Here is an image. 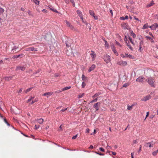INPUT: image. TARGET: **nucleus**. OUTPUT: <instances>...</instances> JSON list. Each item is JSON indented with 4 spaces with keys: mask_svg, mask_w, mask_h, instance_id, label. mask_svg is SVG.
I'll return each instance as SVG.
<instances>
[{
    "mask_svg": "<svg viewBox=\"0 0 158 158\" xmlns=\"http://www.w3.org/2000/svg\"><path fill=\"white\" fill-rule=\"evenodd\" d=\"M102 58L104 61L107 64L111 61V57L110 56L107 54L103 55Z\"/></svg>",
    "mask_w": 158,
    "mask_h": 158,
    "instance_id": "obj_1",
    "label": "nucleus"
},
{
    "mask_svg": "<svg viewBox=\"0 0 158 158\" xmlns=\"http://www.w3.org/2000/svg\"><path fill=\"white\" fill-rule=\"evenodd\" d=\"M146 81L150 85L155 87V81L153 78L152 77L148 78L146 80Z\"/></svg>",
    "mask_w": 158,
    "mask_h": 158,
    "instance_id": "obj_2",
    "label": "nucleus"
},
{
    "mask_svg": "<svg viewBox=\"0 0 158 158\" xmlns=\"http://www.w3.org/2000/svg\"><path fill=\"white\" fill-rule=\"evenodd\" d=\"M144 45L143 41V40L139 42V49H138V51L140 52H141L143 51L144 48Z\"/></svg>",
    "mask_w": 158,
    "mask_h": 158,
    "instance_id": "obj_3",
    "label": "nucleus"
},
{
    "mask_svg": "<svg viewBox=\"0 0 158 158\" xmlns=\"http://www.w3.org/2000/svg\"><path fill=\"white\" fill-rule=\"evenodd\" d=\"M25 50L27 51H38V49L37 48H35L34 47H30L28 48H27Z\"/></svg>",
    "mask_w": 158,
    "mask_h": 158,
    "instance_id": "obj_4",
    "label": "nucleus"
},
{
    "mask_svg": "<svg viewBox=\"0 0 158 158\" xmlns=\"http://www.w3.org/2000/svg\"><path fill=\"white\" fill-rule=\"evenodd\" d=\"M91 53H90V56L92 58L93 61L95 60L96 56V54L95 52L93 51H91Z\"/></svg>",
    "mask_w": 158,
    "mask_h": 158,
    "instance_id": "obj_5",
    "label": "nucleus"
},
{
    "mask_svg": "<svg viewBox=\"0 0 158 158\" xmlns=\"http://www.w3.org/2000/svg\"><path fill=\"white\" fill-rule=\"evenodd\" d=\"M73 43V40L71 39H68L66 41V44L67 47H69L71 46Z\"/></svg>",
    "mask_w": 158,
    "mask_h": 158,
    "instance_id": "obj_6",
    "label": "nucleus"
},
{
    "mask_svg": "<svg viewBox=\"0 0 158 158\" xmlns=\"http://www.w3.org/2000/svg\"><path fill=\"white\" fill-rule=\"evenodd\" d=\"M154 144L153 143V141L151 142H148L146 143L144 145V147H153V146Z\"/></svg>",
    "mask_w": 158,
    "mask_h": 158,
    "instance_id": "obj_7",
    "label": "nucleus"
},
{
    "mask_svg": "<svg viewBox=\"0 0 158 158\" xmlns=\"http://www.w3.org/2000/svg\"><path fill=\"white\" fill-rule=\"evenodd\" d=\"M145 79L144 77L140 76L136 80V81L139 82H142Z\"/></svg>",
    "mask_w": 158,
    "mask_h": 158,
    "instance_id": "obj_8",
    "label": "nucleus"
},
{
    "mask_svg": "<svg viewBox=\"0 0 158 158\" xmlns=\"http://www.w3.org/2000/svg\"><path fill=\"white\" fill-rule=\"evenodd\" d=\"M26 69V67H24V66H17L16 69V71H19V70H21L22 71H23L25 70Z\"/></svg>",
    "mask_w": 158,
    "mask_h": 158,
    "instance_id": "obj_9",
    "label": "nucleus"
},
{
    "mask_svg": "<svg viewBox=\"0 0 158 158\" xmlns=\"http://www.w3.org/2000/svg\"><path fill=\"white\" fill-rule=\"evenodd\" d=\"M158 27V24L156 23H155L154 24L149 26V27L153 30H156L157 27Z\"/></svg>",
    "mask_w": 158,
    "mask_h": 158,
    "instance_id": "obj_10",
    "label": "nucleus"
},
{
    "mask_svg": "<svg viewBox=\"0 0 158 158\" xmlns=\"http://www.w3.org/2000/svg\"><path fill=\"white\" fill-rule=\"evenodd\" d=\"M101 103L100 102H98L94 105V107L96 111H98L99 109V107L100 106Z\"/></svg>",
    "mask_w": 158,
    "mask_h": 158,
    "instance_id": "obj_11",
    "label": "nucleus"
},
{
    "mask_svg": "<svg viewBox=\"0 0 158 158\" xmlns=\"http://www.w3.org/2000/svg\"><path fill=\"white\" fill-rule=\"evenodd\" d=\"M151 98V96L149 95H148L144 96L143 98L142 99V100L143 101L146 102L150 99Z\"/></svg>",
    "mask_w": 158,
    "mask_h": 158,
    "instance_id": "obj_12",
    "label": "nucleus"
},
{
    "mask_svg": "<svg viewBox=\"0 0 158 158\" xmlns=\"http://www.w3.org/2000/svg\"><path fill=\"white\" fill-rule=\"evenodd\" d=\"M118 64L120 65H123V66H125L127 64V62L126 61H120L117 63Z\"/></svg>",
    "mask_w": 158,
    "mask_h": 158,
    "instance_id": "obj_13",
    "label": "nucleus"
},
{
    "mask_svg": "<svg viewBox=\"0 0 158 158\" xmlns=\"http://www.w3.org/2000/svg\"><path fill=\"white\" fill-rule=\"evenodd\" d=\"M24 56V55L23 54H21L18 55H14V56H13V57H12V58L13 59L18 58H21L23 57Z\"/></svg>",
    "mask_w": 158,
    "mask_h": 158,
    "instance_id": "obj_14",
    "label": "nucleus"
},
{
    "mask_svg": "<svg viewBox=\"0 0 158 158\" xmlns=\"http://www.w3.org/2000/svg\"><path fill=\"white\" fill-rule=\"evenodd\" d=\"M65 22L67 26L69 27L71 29H73V26L67 20L65 21Z\"/></svg>",
    "mask_w": 158,
    "mask_h": 158,
    "instance_id": "obj_15",
    "label": "nucleus"
},
{
    "mask_svg": "<svg viewBox=\"0 0 158 158\" xmlns=\"http://www.w3.org/2000/svg\"><path fill=\"white\" fill-rule=\"evenodd\" d=\"M48 9H50V10L54 12H56L57 13H58V12L57 11V10L56 9L52 7V6H48Z\"/></svg>",
    "mask_w": 158,
    "mask_h": 158,
    "instance_id": "obj_16",
    "label": "nucleus"
},
{
    "mask_svg": "<svg viewBox=\"0 0 158 158\" xmlns=\"http://www.w3.org/2000/svg\"><path fill=\"white\" fill-rule=\"evenodd\" d=\"M53 94V92H50L45 93L43 95V96H47V97H48L49 96L52 95Z\"/></svg>",
    "mask_w": 158,
    "mask_h": 158,
    "instance_id": "obj_17",
    "label": "nucleus"
},
{
    "mask_svg": "<svg viewBox=\"0 0 158 158\" xmlns=\"http://www.w3.org/2000/svg\"><path fill=\"white\" fill-rule=\"evenodd\" d=\"M77 15L80 17V18H82V17L83 16V15L82 14V13L81 11L80 10H77Z\"/></svg>",
    "mask_w": 158,
    "mask_h": 158,
    "instance_id": "obj_18",
    "label": "nucleus"
},
{
    "mask_svg": "<svg viewBox=\"0 0 158 158\" xmlns=\"http://www.w3.org/2000/svg\"><path fill=\"white\" fill-rule=\"evenodd\" d=\"M96 65L95 64H93L89 68L88 71L89 72H90L92 71L95 68Z\"/></svg>",
    "mask_w": 158,
    "mask_h": 158,
    "instance_id": "obj_19",
    "label": "nucleus"
},
{
    "mask_svg": "<svg viewBox=\"0 0 158 158\" xmlns=\"http://www.w3.org/2000/svg\"><path fill=\"white\" fill-rule=\"evenodd\" d=\"M35 121L37 122L40 124H42L44 122V120L42 118H40L36 119Z\"/></svg>",
    "mask_w": 158,
    "mask_h": 158,
    "instance_id": "obj_20",
    "label": "nucleus"
},
{
    "mask_svg": "<svg viewBox=\"0 0 158 158\" xmlns=\"http://www.w3.org/2000/svg\"><path fill=\"white\" fill-rule=\"evenodd\" d=\"M126 57H128L130 59H134V56L132 55H128L127 54L125 53Z\"/></svg>",
    "mask_w": 158,
    "mask_h": 158,
    "instance_id": "obj_21",
    "label": "nucleus"
},
{
    "mask_svg": "<svg viewBox=\"0 0 158 158\" xmlns=\"http://www.w3.org/2000/svg\"><path fill=\"white\" fill-rule=\"evenodd\" d=\"M145 37L147 38V39L149 40L152 43H154L152 37V38L148 36H146Z\"/></svg>",
    "mask_w": 158,
    "mask_h": 158,
    "instance_id": "obj_22",
    "label": "nucleus"
},
{
    "mask_svg": "<svg viewBox=\"0 0 158 158\" xmlns=\"http://www.w3.org/2000/svg\"><path fill=\"white\" fill-rule=\"evenodd\" d=\"M101 93H98L95 94L94 96H93L92 97L93 98H96L98 97V96L101 94Z\"/></svg>",
    "mask_w": 158,
    "mask_h": 158,
    "instance_id": "obj_23",
    "label": "nucleus"
},
{
    "mask_svg": "<svg viewBox=\"0 0 158 158\" xmlns=\"http://www.w3.org/2000/svg\"><path fill=\"white\" fill-rule=\"evenodd\" d=\"M71 88V86L66 87H64V88L62 89H61L62 90V91H63L67 90L68 89H70Z\"/></svg>",
    "mask_w": 158,
    "mask_h": 158,
    "instance_id": "obj_24",
    "label": "nucleus"
},
{
    "mask_svg": "<svg viewBox=\"0 0 158 158\" xmlns=\"http://www.w3.org/2000/svg\"><path fill=\"white\" fill-rule=\"evenodd\" d=\"M148 23L145 24L142 27V29H144L146 28H147L148 27Z\"/></svg>",
    "mask_w": 158,
    "mask_h": 158,
    "instance_id": "obj_25",
    "label": "nucleus"
},
{
    "mask_svg": "<svg viewBox=\"0 0 158 158\" xmlns=\"http://www.w3.org/2000/svg\"><path fill=\"white\" fill-rule=\"evenodd\" d=\"M12 77H5L6 80L9 81L12 79Z\"/></svg>",
    "mask_w": 158,
    "mask_h": 158,
    "instance_id": "obj_26",
    "label": "nucleus"
},
{
    "mask_svg": "<svg viewBox=\"0 0 158 158\" xmlns=\"http://www.w3.org/2000/svg\"><path fill=\"white\" fill-rule=\"evenodd\" d=\"M89 14L93 17L94 15V11L92 10H89Z\"/></svg>",
    "mask_w": 158,
    "mask_h": 158,
    "instance_id": "obj_27",
    "label": "nucleus"
},
{
    "mask_svg": "<svg viewBox=\"0 0 158 158\" xmlns=\"http://www.w3.org/2000/svg\"><path fill=\"white\" fill-rule=\"evenodd\" d=\"M126 43H127V45L128 47L130 48L131 50L132 51L133 50V48L131 47V45L130 44H129L128 43H127V42H126Z\"/></svg>",
    "mask_w": 158,
    "mask_h": 158,
    "instance_id": "obj_28",
    "label": "nucleus"
},
{
    "mask_svg": "<svg viewBox=\"0 0 158 158\" xmlns=\"http://www.w3.org/2000/svg\"><path fill=\"white\" fill-rule=\"evenodd\" d=\"M128 39H129V41L131 42V43L133 45H135V44H134V42H133V41L132 40V38L131 37H129Z\"/></svg>",
    "mask_w": 158,
    "mask_h": 158,
    "instance_id": "obj_29",
    "label": "nucleus"
},
{
    "mask_svg": "<svg viewBox=\"0 0 158 158\" xmlns=\"http://www.w3.org/2000/svg\"><path fill=\"white\" fill-rule=\"evenodd\" d=\"M131 35L133 38H135L136 37V35L133 33L132 31L131 32Z\"/></svg>",
    "mask_w": 158,
    "mask_h": 158,
    "instance_id": "obj_30",
    "label": "nucleus"
},
{
    "mask_svg": "<svg viewBox=\"0 0 158 158\" xmlns=\"http://www.w3.org/2000/svg\"><path fill=\"white\" fill-rule=\"evenodd\" d=\"M4 11V9L0 6V14H2Z\"/></svg>",
    "mask_w": 158,
    "mask_h": 158,
    "instance_id": "obj_31",
    "label": "nucleus"
},
{
    "mask_svg": "<svg viewBox=\"0 0 158 158\" xmlns=\"http://www.w3.org/2000/svg\"><path fill=\"white\" fill-rule=\"evenodd\" d=\"M154 4L153 1H152L149 4L147 5V7H150L152 6Z\"/></svg>",
    "mask_w": 158,
    "mask_h": 158,
    "instance_id": "obj_32",
    "label": "nucleus"
},
{
    "mask_svg": "<svg viewBox=\"0 0 158 158\" xmlns=\"http://www.w3.org/2000/svg\"><path fill=\"white\" fill-rule=\"evenodd\" d=\"M133 106V105L131 106L128 105L127 108V110H131L132 108V107Z\"/></svg>",
    "mask_w": 158,
    "mask_h": 158,
    "instance_id": "obj_33",
    "label": "nucleus"
},
{
    "mask_svg": "<svg viewBox=\"0 0 158 158\" xmlns=\"http://www.w3.org/2000/svg\"><path fill=\"white\" fill-rule=\"evenodd\" d=\"M33 88V87H32L27 89L26 90L25 92L26 93H27L28 92L31 91L32 89Z\"/></svg>",
    "mask_w": 158,
    "mask_h": 158,
    "instance_id": "obj_34",
    "label": "nucleus"
},
{
    "mask_svg": "<svg viewBox=\"0 0 158 158\" xmlns=\"http://www.w3.org/2000/svg\"><path fill=\"white\" fill-rule=\"evenodd\" d=\"M87 77H85L83 74L82 76V79L83 81H85L87 80Z\"/></svg>",
    "mask_w": 158,
    "mask_h": 158,
    "instance_id": "obj_35",
    "label": "nucleus"
},
{
    "mask_svg": "<svg viewBox=\"0 0 158 158\" xmlns=\"http://www.w3.org/2000/svg\"><path fill=\"white\" fill-rule=\"evenodd\" d=\"M158 153V150H156V151L153 152H152V155L153 156H156V155L157 153Z\"/></svg>",
    "mask_w": 158,
    "mask_h": 158,
    "instance_id": "obj_36",
    "label": "nucleus"
},
{
    "mask_svg": "<svg viewBox=\"0 0 158 158\" xmlns=\"http://www.w3.org/2000/svg\"><path fill=\"white\" fill-rule=\"evenodd\" d=\"M129 85V83H126L123 85V87H127Z\"/></svg>",
    "mask_w": 158,
    "mask_h": 158,
    "instance_id": "obj_37",
    "label": "nucleus"
},
{
    "mask_svg": "<svg viewBox=\"0 0 158 158\" xmlns=\"http://www.w3.org/2000/svg\"><path fill=\"white\" fill-rule=\"evenodd\" d=\"M113 51V52H114V54H115V55L117 56H118V52H117L116 49H115V50H114L112 51Z\"/></svg>",
    "mask_w": 158,
    "mask_h": 158,
    "instance_id": "obj_38",
    "label": "nucleus"
},
{
    "mask_svg": "<svg viewBox=\"0 0 158 158\" xmlns=\"http://www.w3.org/2000/svg\"><path fill=\"white\" fill-rule=\"evenodd\" d=\"M86 85V83L84 82H83L82 83V88H84Z\"/></svg>",
    "mask_w": 158,
    "mask_h": 158,
    "instance_id": "obj_39",
    "label": "nucleus"
},
{
    "mask_svg": "<svg viewBox=\"0 0 158 158\" xmlns=\"http://www.w3.org/2000/svg\"><path fill=\"white\" fill-rule=\"evenodd\" d=\"M105 46L107 48L109 47V45L106 41L105 40Z\"/></svg>",
    "mask_w": 158,
    "mask_h": 158,
    "instance_id": "obj_40",
    "label": "nucleus"
},
{
    "mask_svg": "<svg viewBox=\"0 0 158 158\" xmlns=\"http://www.w3.org/2000/svg\"><path fill=\"white\" fill-rule=\"evenodd\" d=\"M85 94L84 93H82L81 94H80L78 95L79 98H81L82 97H83L84 95Z\"/></svg>",
    "mask_w": 158,
    "mask_h": 158,
    "instance_id": "obj_41",
    "label": "nucleus"
},
{
    "mask_svg": "<svg viewBox=\"0 0 158 158\" xmlns=\"http://www.w3.org/2000/svg\"><path fill=\"white\" fill-rule=\"evenodd\" d=\"M95 153L97 154H98L100 156H104V154L102 153H99L98 152H95Z\"/></svg>",
    "mask_w": 158,
    "mask_h": 158,
    "instance_id": "obj_42",
    "label": "nucleus"
},
{
    "mask_svg": "<svg viewBox=\"0 0 158 158\" xmlns=\"http://www.w3.org/2000/svg\"><path fill=\"white\" fill-rule=\"evenodd\" d=\"M97 100H98V98H95V99H94V100H93L91 101L90 102V103H92L94 102H96L97 101Z\"/></svg>",
    "mask_w": 158,
    "mask_h": 158,
    "instance_id": "obj_43",
    "label": "nucleus"
},
{
    "mask_svg": "<svg viewBox=\"0 0 158 158\" xmlns=\"http://www.w3.org/2000/svg\"><path fill=\"white\" fill-rule=\"evenodd\" d=\"M69 0L71 2L73 6H75V3H74V0Z\"/></svg>",
    "mask_w": 158,
    "mask_h": 158,
    "instance_id": "obj_44",
    "label": "nucleus"
},
{
    "mask_svg": "<svg viewBox=\"0 0 158 158\" xmlns=\"http://www.w3.org/2000/svg\"><path fill=\"white\" fill-rule=\"evenodd\" d=\"M111 49H112V51L113 50H115V48L114 46V45H111Z\"/></svg>",
    "mask_w": 158,
    "mask_h": 158,
    "instance_id": "obj_45",
    "label": "nucleus"
},
{
    "mask_svg": "<svg viewBox=\"0 0 158 158\" xmlns=\"http://www.w3.org/2000/svg\"><path fill=\"white\" fill-rule=\"evenodd\" d=\"M116 44L117 45H118L120 47H122L121 45L120 44H119L117 41H116Z\"/></svg>",
    "mask_w": 158,
    "mask_h": 158,
    "instance_id": "obj_46",
    "label": "nucleus"
},
{
    "mask_svg": "<svg viewBox=\"0 0 158 158\" xmlns=\"http://www.w3.org/2000/svg\"><path fill=\"white\" fill-rule=\"evenodd\" d=\"M93 17L94 18V19L95 20H97L98 19V16H95V15H94V16H93Z\"/></svg>",
    "mask_w": 158,
    "mask_h": 158,
    "instance_id": "obj_47",
    "label": "nucleus"
},
{
    "mask_svg": "<svg viewBox=\"0 0 158 158\" xmlns=\"http://www.w3.org/2000/svg\"><path fill=\"white\" fill-rule=\"evenodd\" d=\"M149 115V112H147L146 115V118L145 119V120L146 119L148 116Z\"/></svg>",
    "mask_w": 158,
    "mask_h": 158,
    "instance_id": "obj_48",
    "label": "nucleus"
},
{
    "mask_svg": "<svg viewBox=\"0 0 158 158\" xmlns=\"http://www.w3.org/2000/svg\"><path fill=\"white\" fill-rule=\"evenodd\" d=\"M34 98V97H31L30 98L28 99V100L27 101V102H30L32 99H33Z\"/></svg>",
    "mask_w": 158,
    "mask_h": 158,
    "instance_id": "obj_49",
    "label": "nucleus"
},
{
    "mask_svg": "<svg viewBox=\"0 0 158 158\" xmlns=\"http://www.w3.org/2000/svg\"><path fill=\"white\" fill-rule=\"evenodd\" d=\"M4 121L8 125V126L10 125V124L8 123L6 119L5 118L4 119Z\"/></svg>",
    "mask_w": 158,
    "mask_h": 158,
    "instance_id": "obj_50",
    "label": "nucleus"
},
{
    "mask_svg": "<svg viewBox=\"0 0 158 158\" xmlns=\"http://www.w3.org/2000/svg\"><path fill=\"white\" fill-rule=\"evenodd\" d=\"M68 108V107L64 109H63L61 110V111H65V110H67Z\"/></svg>",
    "mask_w": 158,
    "mask_h": 158,
    "instance_id": "obj_51",
    "label": "nucleus"
},
{
    "mask_svg": "<svg viewBox=\"0 0 158 158\" xmlns=\"http://www.w3.org/2000/svg\"><path fill=\"white\" fill-rule=\"evenodd\" d=\"M42 11L44 13H46L47 12V10L45 9H44L42 10Z\"/></svg>",
    "mask_w": 158,
    "mask_h": 158,
    "instance_id": "obj_52",
    "label": "nucleus"
},
{
    "mask_svg": "<svg viewBox=\"0 0 158 158\" xmlns=\"http://www.w3.org/2000/svg\"><path fill=\"white\" fill-rule=\"evenodd\" d=\"M77 135H78V134H77L76 135H75V136H74L73 137H72V139H75L77 136Z\"/></svg>",
    "mask_w": 158,
    "mask_h": 158,
    "instance_id": "obj_53",
    "label": "nucleus"
},
{
    "mask_svg": "<svg viewBox=\"0 0 158 158\" xmlns=\"http://www.w3.org/2000/svg\"><path fill=\"white\" fill-rule=\"evenodd\" d=\"M99 150L102 152H104V149L102 148H100Z\"/></svg>",
    "mask_w": 158,
    "mask_h": 158,
    "instance_id": "obj_54",
    "label": "nucleus"
},
{
    "mask_svg": "<svg viewBox=\"0 0 158 158\" xmlns=\"http://www.w3.org/2000/svg\"><path fill=\"white\" fill-rule=\"evenodd\" d=\"M62 91H62V89H61V90H57V91H56L55 92V93H60V92H61Z\"/></svg>",
    "mask_w": 158,
    "mask_h": 158,
    "instance_id": "obj_55",
    "label": "nucleus"
},
{
    "mask_svg": "<svg viewBox=\"0 0 158 158\" xmlns=\"http://www.w3.org/2000/svg\"><path fill=\"white\" fill-rule=\"evenodd\" d=\"M120 56L123 58H124L125 57H126V56L124 55L123 54H121Z\"/></svg>",
    "mask_w": 158,
    "mask_h": 158,
    "instance_id": "obj_56",
    "label": "nucleus"
},
{
    "mask_svg": "<svg viewBox=\"0 0 158 158\" xmlns=\"http://www.w3.org/2000/svg\"><path fill=\"white\" fill-rule=\"evenodd\" d=\"M18 48V47H16V46H15L13 48V49H12V51L14 50H15L16 49Z\"/></svg>",
    "mask_w": 158,
    "mask_h": 158,
    "instance_id": "obj_57",
    "label": "nucleus"
},
{
    "mask_svg": "<svg viewBox=\"0 0 158 158\" xmlns=\"http://www.w3.org/2000/svg\"><path fill=\"white\" fill-rule=\"evenodd\" d=\"M133 144H136L137 143V141L136 140H134L133 141Z\"/></svg>",
    "mask_w": 158,
    "mask_h": 158,
    "instance_id": "obj_58",
    "label": "nucleus"
},
{
    "mask_svg": "<svg viewBox=\"0 0 158 158\" xmlns=\"http://www.w3.org/2000/svg\"><path fill=\"white\" fill-rule=\"evenodd\" d=\"M59 76V74L58 73H55L54 75V76L55 77H57Z\"/></svg>",
    "mask_w": 158,
    "mask_h": 158,
    "instance_id": "obj_59",
    "label": "nucleus"
},
{
    "mask_svg": "<svg viewBox=\"0 0 158 158\" xmlns=\"http://www.w3.org/2000/svg\"><path fill=\"white\" fill-rule=\"evenodd\" d=\"M141 148H142V146L140 145V147H139V151H138V152H140V151H141Z\"/></svg>",
    "mask_w": 158,
    "mask_h": 158,
    "instance_id": "obj_60",
    "label": "nucleus"
},
{
    "mask_svg": "<svg viewBox=\"0 0 158 158\" xmlns=\"http://www.w3.org/2000/svg\"><path fill=\"white\" fill-rule=\"evenodd\" d=\"M120 20H125L124 17H120Z\"/></svg>",
    "mask_w": 158,
    "mask_h": 158,
    "instance_id": "obj_61",
    "label": "nucleus"
},
{
    "mask_svg": "<svg viewBox=\"0 0 158 158\" xmlns=\"http://www.w3.org/2000/svg\"><path fill=\"white\" fill-rule=\"evenodd\" d=\"M35 127L36 129H37L39 127V125H35Z\"/></svg>",
    "mask_w": 158,
    "mask_h": 158,
    "instance_id": "obj_62",
    "label": "nucleus"
},
{
    "mask_svg": "<svg viewBox=\"0 0 158 158\" xmlns=\"http://www.w3.org/2000/svg\"><path fill=\"white\" fill-rule=\"evenodd\" d=\"M59 131H60L62 130V126L61 125L60 126V127L59 129Z\"/></svg>",
    "mask_w": 158,
    "mask_h": 158,
    "instance_id": "obj_63",
    "label": "nucleus"
},
{
    "mask_svg": "<svg viewBox=\"0 0 158 158\" xmlns=\"http://www.w3.org/2000/svg\"><path fill=\"white\" fill-rule=\"evenodd\" d=\"M125 19H128V16H126L124 17Z\"/></svg>",
    "mask_w": 158,
    "mask_h": 158,
    "instance_id": "obj_64",
    "label": "nucleus"
}]
</instances>
